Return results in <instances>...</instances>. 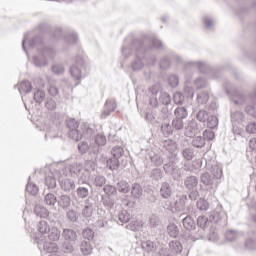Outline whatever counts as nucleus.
I'll return each mask as SVG.
<instances>
[{
    "label": "nucleus",
    "mask_w": 256,
    "mask_h": 256,
    "mask_svg": "<svg viewBox=\"0 0 256 256\" xmlns=\"http://www.w3.org/2000/svg\"><path fill=\"white\" fill-rule=\"evenodd\" d=\"M150 49H163V42L155 36L134 39L131 41V44H129V40H126L122 47V55L124 59H129L134 53L135 58L131 62L130 67L132 71H141L145 67L143 60Z\"/></svg>",
    "instance_id": "1"
},
{
    "label": "nucleus",
    "mask_w": 256,
    "mask_h": 256,
    "mask_svg": "<svg viewBox=\"0 0 256 256\" xmlns=\"http://www.w3.org/2000/svg\"><path fill=\"white\" fill-rule=\"evenodd\" d=\"M28 49H37V54L33 56L32 63L35 67H47L49 61H53L57 56V52L53 48L45 46L43 38L40 36L35 37L31 40H27V37H24L22 41V49L27 54Z\"/></svg>",
    "instance_id": "2"
},
{
    "label": "nucleus",
    "mask_w": 256,
    "mask_h": 256,
    "mask_svg": "<svg viewBox=\"0 0 256 256\" xmlns=\"http://www.w3.org/2000/svg\"><path fill=\"white\" fill-rule=\"evenodd\" d=\"M74 65L70 68V73L73 79L76 81H81L82 77L87 75V71H89V65L87 64V58L83 56V54L77 55L74 58Z\"/></svg>",
    "instance_id": "3"
},
{
    "label": "nucleus",
    "mask_w": 256,
    "mask_h": 256,
    "mask_svg": "<svg viewBox=\"0 0 256 256\" xmlns=\"http://www.w3.org/2000/svg\"><path fill=\"white\" fill-rule=\"evenodd\" d=\"M150 105L157 107L159 103L162 105H169L171 103V96L168 93L161 92V86L154 85L149 89Z\"/></svg>",
    "instance_id": "4"
},
{
    "label": "nucleus",
    "mask_w": 256,
    "mask_h": 256,
    "mask_svg": "<svg viewBox=\"0 0 256 256\" xmlns=\"http://www.w3.org/2000/svg\"><path fill=\"white\" fill-rule=\"evenodd\" d=\"M200 71V73H204L207 75L211 73V66L205 61H190L184 65L185 73H191L193 71Z\"/></svg>",
    "instance_id": "5"
},
{
    "label": "nucleus",
    "mask_w": 256,
    "mask_h": 256,
    "mask_svg": "<svg viewBox=\"0 0 256 256\" xmlns=\"http://www.w3.org/2000/svg\"><path fill=\"white\" fill-rule=\"evenodd\" d=\"M66 126L69 129L68 135L73 141H79L83 137V132H81V123H79L75 118H69L66 120Z\"/></svg>",
    "instance_id": "6"
},
{
    "label": "nucleus",
    "mask_w": 256,
    "mask_h": 256,
    "mask_svg": "<svg viewBox=\"0 0 256 256\" xmlns=\"http://www.w3.org/2000/svg\"><path fill=\"white\" fill-rule=\"evenodd\" d=\"M144 117L145 121L151 123V125H159V123L163 121V118H161V115L159 114V110H157V107L146 110Z\"/></svg>",
    "instance_id": "7"
},
{
    "label": "nucleus",
    "mask_w": 256,
    "mask_h": 256,
    "mask_svg": "<svg viewBox=\"0 0 256 256\" xmlns=\"http://www.w3.org/2000/svg\"><path fill=\"white\" fill-rule=\"evenodd\" d=\"M201 127L197 120L192 119L188 121L184 127V134L186 137H195L196 133H199Z\"/></svg>",
    "instance_id": "8"
},
{
    "label": "nucleus",
    "mask_w": 256,
    "mask_h": 256,
    "mask_svg": "<svg viewBox=\"0 0 256 256\" xmlns=\"http://www.w3.org/2000/svg\"><path fill=\"white\" fill-rule=\"evenodd\" d=\"M90 141L93 153L94 155H97V153H99V149H101V147L105 146L107 143V137H105L103 134H97L94 138L90 139Z\"/></svg>",
    "instance_id": "9"
},
{
    "label": "nucleus",
    "mask_w": 256,
    "mask_h": 256,
    "mask_svg": "<svg viewBox=\"0 0 256 256\" xmlns=\"http://www.w3.org/2000/svg\"><path fill=\"white\" fill-rule=\"evenodd\" d=\"M117 109V102L113 98H109L106 100L105 105H104V110L102 111L100 118L101 119H107L113 111Z\"/></svg>",
    "instance_id": "10"
},
{
    "label": "nucleus",
    "mask_w": 256,
    "mask_h": 256,
    "mask_svg": "<svg viewBox=\"0 0 256 256\" xmlns=\"http://www.w3.org/2000/svg\"><path fill=\"white\" fill-rule=\"evenodd\" d=\"M59 184L62 191H65L66 193L75 191V187H77V185L75 184V180H71L69 178H62L61 180H59Z\"/></svg>",
    "instance_id": "11"
},
{
    "label": "nucleus",
    "mask_w": 256,
    "mask_h": 256,
    "mask_svg": "<svg viewBox=\"0 0 256 256\" xmlns=\"http://www.w3.org/2000/svg\"><path fill=\"white\" fill-rule=\"evenodd\" d=\"M173 195V186L168 182H163L160 187V197L162 199H170Z\"/></svg>",
    "instance_id": "12"
},
{
    "label": "nucleus",
    "mask_w": 256,
    "mask_h": 256,
    "mask_svg": "<svg viewBox=\"0 0 256 256\" xmlns=\"http://www.w3.org/2000/svg\"><path fill=\"white\" fill-rule=\"evenodd\" d=\"M62 237L65 241H68L69 243H75L77 241V231L71 229V228H63L62 230Z\"/></svg>",
    "instance_id": "13"
},
{
    "label": "nucleus",
    "mask_w": 256,
    "mask_h": 256,
    "mask_svg": "<svg viewBox=\"0 0 256 256\" xmlns=\"http://www.w3.org/2000/svg\"><path fill=\"white\" fill-rule=\"evenodd\" d=\"M80 131L82 133V137H85V139H91L93 135H95V130L85 122L80 123Z\"/></svg>",
    "instance_id": "14"
},
{
    "label": "nucleus",
    "mask_w": 256,
    "mask_h": 256,
    "mask_svg": "<svg viewBox=\"0 0 256 256\" xmlns=\"http://www.w3.org/2000/svg\"><path fill=\"white\" fill-rule=\"evenodd\" d=\"M245 121V114L241 111H231V122L235 125H241Z\"/></svg>",
    "instance_id": "15"
},
{
    "label": "nucleus",
    "mask_w": 256,
    "mask_h": 256,
    "mask_svg": "<svg viewBox=\"0 0 256 256\" xmlns=\"http://www.w3.org/2000/svg\"><path fill=\"white\" fill-rule=\"evenodd\" d=\"M91 185L89 184H82L76 189V195L78 199H87L89 197V188Z\"/></svg>",
    "instance_id": "16"
},
{
    "label": "nucleus",
    "mask_w": 256,
    "mask_h": 256,
    "mask_svg": "<svg viewBox=\"0 0 256 256\" xmlns=\"http://www.w3.org/2000/svg\"><path fill=\"white\" fill-rule=\"evenodd\" d=\"M199 185V178L197 176H188L184 179V187L189 191L195 189Z\"/></svg>",
    "instance_id": "17"
},
{
    "label": "nucleus",
    "mask_w": 256,
    "mask_h": 256,
    "mask_svg": "<svg viewBox=\"0 0 256 256\" xmlns=\"http://www.w3.org/2000/svg\"><path fill=\"white\" fill-rule=\"evenodd\" d=\"M131 196L134 199H141L143 196V187H141V184L134 183L132 186H130Z\"/></svg>",
    "instance_id": "18"
},
{
    "label": "nucleus",
    "mask_w": 256,
    "mask_h": 256,
    "mask_svg": "<svg viewBox=\"0 0 256 256\" xmlns=\"http://www.w3.org/2000/svg\"><path fill=\"white\" fill-rule=\"evenodd\" d=\"M185 203H187V195H181L174 203L175 211L183 213L185 211Z\"/></svg>",
    "instance_id": "19"
},
{
    "label": "nucleus",
    "mask_w": 256,
    "mask_h": 256,
    "mask_svg": "<svg viewBox=\"0 0 256 256\" xmlns=\"http://www.w3.org/2000/svg\"><path fill=\"white\" fill-rule=\"evenodd\" d=\"M183 227L186 231H193L197 227L195 220L191 216H186L182 219Z\"/></svg>",
    "instance_id": "20"
},
{
    "label": "nucleus",
    "mask_w": 256,
    "mask_h": 256,
    "mask_svg": "<svg viewBox=\"0 0 256 256\" xmlns=\"http://www.w3.org/2000/svg\"><path fill=\"white\" fill-rule=\"evenodd\" d=\"M76 176L78 177L77 185H89V182H87L89 179V172L86 169L82 168V171Z\"/></svg>",
    "instance_id": "21"
},
{
    "label": "nucleus",
    "mask_w": 256,
    "mask_h": 256,
    "mask_svg": "<svg viewBox=\"0 0 256 256\" xmlns=\"http://www.w3.org/2000/svg\"><path fill=\"white\" fill-rule=\"evenodd\" d=\"M200 181L203 185H215V178L209 172H204L200 175Z\"/></svg>",
    "instance_id": "22"
},
{
    "label": "nucleus",
    "mask_w": 256,
    "mask_h": 256,
    "mask_svg": "<svg viewBox=\"0 0 256 256\" xmlns=\"http://www.w3.org/2000/svg\"><path fill=\"white\" fill-rule=\"evenodd\" d=\"M197 151L193 147H187L182 150V157L185 161H193Z\"/></svg>",
    "instance_id": "23"
},
{
    "label": "nucleus",
    "mask_w": 256,
    "mask_h": 256,
    "mask_svg": "<svg viewBox=\"0 0 256 256\" xmlns=\"http://www.w3.org/2000/svg\"><path fill=\"white\" fill-rule=\"evenodd\" d=\"M161 131L165 137L173 135V124L169 123V120H164L161 125Z\"/></svg>",
    "instance_id": "24"
},
{
    "label": "nucleus",
    "mask_w": 256,
    "mask_h": 256,
    "mask_svg": "<svg viewBox=\"0 0 256 256\" xmlns=\"http://www.w3.org/2000/svg\"><path fill=\"white\" fill-rule=\"evenodd\" d=\"M116 189L119 193L127 194L131 191V185L125 180H121L116 184Z\"/></svg>",
    "instance_id": "25"
},
{
    "label": "nucleus",
    "mask_w": 256,
    "mask_h": 256,
    "mask_svg": "<svg viewBox=\"0 0 256 256\" xmlns=\"http://www.w3.org/2000/svg\"><path fill=\"white\" fill-rule=\"evenodd\" d=\"M58 205L62 209H69L71 207V197L67 194H63L59 197Z\"/></svg>",
    "instance_id": "26"
},
{
    "label": "nucleus",
    "mask_w": 256,
    "mask_h": 256,
    "mask_svg": "<svg viewBox=\"0 0 256 256\" xmlns=\"http://www.w3.org/2000/svg\"><path fill=\"white\" fill-rule=\"evenodd\" d=\"M170 251L174 255H179L183 251V245H181V242L179 241H170L169 242Z\"/></svg>",
    "instance_id": "27"
},
{
    "label": "nucleus",
    "mask_w": 256,
    "mask_h": 256,
    "mask_svg": "<svg viewBox=\"0 0 256 256\" xmlns=\"http://www.w3.org/2000/svg\"><path fill=\"white\" fill-rule=\"evenodd\" d=\"M34 213L37 215V217H40L41 219H46V217H49V210L41 205H36L34 207Z\"/></svg>",
    "instance_id": "28"
},
{
    "label": "nucleus",
    "mask_w": 256,
    "mask_h": 256,
    "mask_svg": "<svg viewBox=\"0 0 256 256\" xmlns=\"http://www.w3.org/2000/svg\"><path fill=\"white\" fill-rule=\"evenodd\" d=\"M141 247L146 253H153L157 249V244L151 240L143 241Z\"/></svg>",
    "instance_id": "29"
},
{
    "label": "nucleus",
    "mask_w": 256,
    "mask_h": 256,
    "mask_svg": "<svg viewBox=\"0 0 256 256\" xmlns=\"http://www.w3.org/2000/svg\"><path fill=\"white\" fill-rule=\"evenodd\" d=\"M174 115L176 119H180L183 121V119H187V117H189V112L185 107H177L174 110Z\"/></svg>",
    "instance_id": "30"
},
{
    "label": "nucleus",
    "mask_w": 256,
    "mask_h": 256,
    "mask_svg": "<svg viewBox=\"0 0 256 256\" xmlns=\"http://www.w3.org/2000/svg\"><path fill=\"white\" fill-rule=\"evenodd\" d=\"M80 251L85 256L91 255V253H93V246L91 243L84 240L81 242Z\"/></svg>",
    "instance_id": "31"
},
{
    "label": "nucleus",
    "mask_w": 256,
    "mask_h": 256,
    "mask_svg": "<svg viewBox=\"0 0 256 256\" xmlns=\"http://www.w3.org/2000/svg\"><path fill=\"white\" fill-rule=\"evenodd\" d=\"M118 221L121 225H125V223H129L131 221V214L127 212V210H122L118 213Z\"/></svg>",
    "instance_id": "32"
},
{
    "label": "nucleus",
    "mask_w": 256,
    "mask_h": 256,
    "mask_svg": "<svg viewBox=\"0 0 256 256\" xmlns=\"http://www.w3.org/2000/svg\"><path fill=\"white\" fill-rule=\"evenodd\" d=\"M61 238V230L58 229L57 227H53L50 229L49 234H48V239L49 241H59Z\"/></svg>",
    "instance_id": "33"
},
{
    "label": "nucleus",
    "mask_w": 256,
    "mask_h": 256,
    "mask_svg": "<svg viewBox=\"0 0 256 256\" xmlns=\"http://www.w3.org/2000/svg\"><path fill=\"white\" fill-rule=\"evenodd\" d=\"M31 89H33V86L27 80L22 81L18 87V91L21 95L23 93H31Z\"/></svg>",
    "instance_id": "34"
},
{
    "label": "nucleus",
    "mask_w": 256,
    "mask_h": 256,
    "mask_svg": "<svg viewBox=\"0 0 256 256\" xmlns=\"http://www.w3.org/2000/svg\"><path fill=\"white\" fill-rule=\"evenodd\" d=\"M44 203L49 207H55V205L57 204V196H55V194L53 193H47L44 196Z\"/></svg>",
    "instance_id": "35"
},
{
    "label": "nucleus",
    "mask_w": 256,
    "mask_h": 256,
    "mask_svg": "<svg viewBox=\"0 0 256 256\" xmlns=\"http://www.w3.org/2000/svg\"><path fill=\"white\" fill-rule=\"evenodd\" d=\"M167 232L169 237H172L173 239L179 237V226L177 224H169L167 226Z\"/></svg>",
    "instance_id": "36"
},
{
    "label": "nucleus",
    "mask_w": 256,
    "mask_h": 256,
    "mask_svg": "<svg viewBox=\"0 0 256 256\" xmlns=\"http://www.w3.org/2000/svg\"><path fill=\"white\" fill-rule=\"evenodd\" d=\"M106 165L110 171H117V169H119V158L112 156L106 161Z\"/></svg>",
    "instance_id": "37"
},
{
    "label": "nucleus",
    "mask_w": 256,
    "mask_h": 256,
    "mask_svg": "<svg viewBox=\"0 0 256 256\" xmlns=\"http://www.w3.org/2000/svg\"><path fill=\"white\" fill-rule=\"evenodd\" d=\"M78 150L80 151V153H82V155H85V153H87L88 151L90 153H93V148L91 147V140L88 142H81V144H78Z\"/></svg>",
    "instance_id": "38"
},
{
    "label": "nucleus",
    "mask_w": 256,
    "mask_h": 256,
    "mask_svg": "<svg viewBox=\"0 0 256 256\" xmlns=\"http://www.w3.org/2000/svg\"><path fill=\"white\" fill-rule=\"evenodd\" d=\"M43 247L44 251H46V253H49V255H51V253H57V251L59 250V248L57 247V243L55 242H45Z\"/></svg>",
    "instance_id": "39"
},
{
    "label": "nucleus",
    "mask_w": 256,
    "mask_h": 256,
    "mask_svg": "<svg viewBox=\"0 0 256 256\" xmlns=\"http://www.w3.org/2000/svg\"><path fill=\"white\" fill-rule=\"evenodd\" d=\"M33 99L35 103H38L39 105H41V103L45 101V91L41 89H37L36 91H34Z\"/></svg>",
    "instance_id": "40"
},
{
    "label": "nucleus",
    "mask_w": 256,
    "mask_h": 256,
    "mask_svg": "<svg viewBox=\"0 0 256 256\" xmlns=\"http://www.w3.org/2000/svg\"><path fill=\"white\" fill-rule=\"evenodd\" d=\"M192 147L203 149L205 147V139L202 136H196L192 139Z\"/></svg>",
    "instance_id": "41"
},
{
    "label": "nucleus",
    "mask_w": 256,
    "mask_h": 256,
    "mask_svg": "<svg viewBox=\"0 0 256 256\" xmlns=\"http://www.w3.org/2000/svg\"><path fill=\"white\" fill-rule=\"evenodd\" d=\"M163 147L170 153H175V151L177 150V144L171 139L165 140L163 142Z\"/></svg>",
    "instance_id": "42"
},
{
    "label": "nucleus",
    "mask_w": 256,
    "mask_h": 256,
    "mask_svg": "<svg viewBox=\"0 0 256 256\" xmlns=\"http://www.w3.org/2000/svg\"><path fill=\"white\" fill-rule=\"evenodd\" d=\"M168 85L172 89H175L176 87L179 86V76L177 74H170L167 78Z\"/></svg>",
    "instance_id": "43"
},
{
    "label": "nucleus",
    "mask_w": 256,
    "mask_h": 256,
    "mask_svg": "<svg viewBox=\"0 0 256 256\" xmlns=\"http://www.w3.org/2000/svg\"><path fill=\"white\" fill-rule=\"evenodd\" d=\"M111 155L116 159H120L123 157V155H125V149H123L121 146H114L111 150Z\"/></svg>",
    "instance_id": "44"
},
{
    "label": "nucleus",
    "mask_w": 256,
    "mask_h": 256,
    "mask_svg": "<svg viewBox=\"0 0 256 256\" xmlns=\"http://www.w3.org/2000/svg\"><path fill=\"white\" fill-rule=\"evenodd\" d=\"M107 183V178L103 175H97L94 177L93 185L94 187H104Z\"/></svg>",
    "instance_id": "45"
},
{
    "label": "nucleus",
    "mask_w": 256,
    "mask_h": 256,
    "mask_svg": "<svg viewBox=\"0 0 256 256\" xmlns=\"http://www.w3.org/2000/svg\"><path fill=\"white\" fill-rule=\"evenodd\" d=\"M143 227V224L139 220H131L130 223L126 225V229L129 231H139Z\"/></svg>",
    "instance_id": "46"
},
{
    "label": "nucleus",
    "mask_w": 256,
    "mask_h": 256,
    "mask_svg": "<svg viewBox=\"0 0 256 256\" xmlns=\"http://www.w3.org/2000/svg\"><path fill=\"white\" fill-rule=\"evenodd\" d=\"M210 175L217 181V179H221V177H223V169L217 165L212 166Z\"/></svg>",
    "instance_id": "47"
},
{
    "label": "nucleus",
    "mask_w": 256,
    "mask_h": 256,
    "mask_svg": "<svg viewBox=\"0 0 256 256\" xmlns=\"http://www.w3.org/2000/svg\"><path fill=\"white\" fill-rule=\"evenodd\" d=\"M38 231L39 233H41L42 235H45L47 233H49L51 231V227L49 226V224L47 223V221L42 220L39 222L38 224Z\"/></svg>",
    "instance_id": "48"
},
{
    "label": "nucleus",
    "mask_w": 256,
    "mask_h": 256,
    "mask_svg": "<svg viewBox=\"0 0 256 256\" xmlns=\"http://www.w3.org/2000/svg\"><path fill=\"white\" fill-rule=\"evenodd\" d=\"M103 191L108 197H115V195H117V187L113 185H105Z\"/></svg>",
    "instance_id": "49"
},
{
    "label": "nucleus",
    "mask_w": 256,
    "mask_h": 256,
    "mask_svg": "<svg viewBox=\"0 0 256 256\" xmlns=\"http://www.w3.org/2000/svg\"><path fill=\"white\" fill-rule=\"evenodd\" d=\"M206 125L209 129H215L219 125V118L217 116H208L206 120Z\"/></svg>",
    "instance_id": "50"
},
{
    "label": "nucleus",
    "mask_w": 256,
    "mask_h": 256,
    "mask_svg": "<svg viewBox=\"0 0 256 256\" xmlns=\"http://www.w3.org/2000/svg\"><path fill=\"white\" fill-rule=\"evenodd\" d=\"M209 101V92L202 91L197 95L198 105H205Z\"/></svg>",
    "instance_id": "51"
},
{
    "label": "nucleus",
    "mask_w": 256,
    "mask_h": 256,
    "mask_svg": "<svg viewBox=\"0 0 256 256\" xmlns=\"http://www.w3.org/2000/svg\"><path fill=\"white\" fill-rule=\"evenodd\" d=\"M208 85L207 79L204 77H198L194 80V86L196 89H205Z\"/></svg>",
    "instance_id": "52"
},
{
    "label": "nucleus",
    "mask_w": 256,
    "mask_h": 256,
    "mask_svg": "<svg viewBox=\"0 0 256 256\" xmlns=\"http://www.w3.org/2000/svg\"><path fill=\"white\" fill-rule=\"evenodd\" d=\"M196 119L200 123H207V119H209V113L205 110H199L196 114Z\"/></svg>",
    "instance_id": "53"
},
{
    "label": "nucleus",
    "mask_w": 256,
    "mask_h": 256,
    "mask_svg": "<svg viewBox=\"0 0 256 256\" xmlns=\"http://www.w3.org/2000/svg\"><path fill=\"white\" fill-rule=\"evenodd\" d=\"M222 219H223L222 214L217 211L211 212V214L209 216L210 223H215V224L221 223Z\"/></svg>",
    "instance_id": "54"
},
{
    "label": "nucleus",
    "mask_w": 256,
    "mask_h": 256,
    "mask_svg": "<svg viewBox=\"0 0 256 256\" xmlns=\"http://www.w3.org/2000/svg\"><path fill=\"white\" fill-rule=\"evenodd\" d=\"M66 218L68 219V221H70V223H77V221L79 220V213H77V211L75 210H69L66 213Z\"/></svg>",
    "instance_id": "55"
},
{
    "label": "nucleus",
    "mask_w": 256,
    "mask_h": 256,
    "mask_svg": "<svg viewBox=\"0 0 256 256\" xmlns=\"http://www.w3.org/2000/svg\"><path fill=\"white\" fill-rule=\"evenodd\" d=\"M183 127H185V123L183 122V120L179 119V118H174L172 120V129L175 131H181L183 130Z\"/></svg>",
    "instance_id": "56"
},
{
    "label": "nucleus",
    "mask_w": 256,
    "mask_h": 256,
    "mask_svg": "<svg viewBox=\"0 0 256 256\" xmlns=\"http://www.w3.org/2000/svg\"><path fill=\"white\" fill-rule=\"evenodd\" d=\"M150 177L154 179V181H161V179H163V171L159 168H154L151 170Z\"/></svg>",
    "instance_id": "57"
},
{
    "label": "nucleus",
    "mask_w": 256,
    "mask_h": 256,
    "mask_svg": "<svg viewBox=\"0 0 256 256\" xmlns=\"http://www.w3.org/2000/svg\"><path fill=\"white\" fill-rule=\"evenodd\" d=\"M83 169V165L79 163H72L69 167L68 170L71 173V175H77L79 172H81Z\"/></svg>",
    "instance_id": "58"
},
{
    "label": "nucleus",
    "mask_w": 256,
    "mask_h": 256,
    "mask_svg": "<svg viewBox=\"0 0 256 256\" xmlns=\"http://www.w3.org/2000/svg\"><path fill=\"white\" fill-rule=\"evenodd\" d=\"M82 237L88 241H93L95 238V232L91 228H86L82 231Z\"/></svg>",
    "instance_id": "59"
},
{
    "label": "nucleus",
    "mask_w": 256,
    "mask_h": 256,
    "mask_svg": "<svg viewBox=\"0 0 256 256\" xmlns=\"http://www.w3.org/2000/svg\"><path fill=\"white\" fill-rule=\"evenodd\" d=\"M239 237V233L235 230H228L225 234V238L230 243L233 241H237V238Z\"/></svg>",
    "instance_id": "60"
},
{
    "label": "nucleus",
    "mask_w": 256,
    "mask_h": 256,
    "mask_svg": "<svg viewBox=\"0 0 256 256\" xmlns=\"http://www.w3.org/2000/svg\"><path fill=\"white\" fill-rule=\"evenodd\" d=\"M150 161L156 167H161V165H163V157H161V155L159 154L150 155Z\"/></svg>",
    "instance_id": "61"
},
{
    "label": "nucleus",
    "mask_w": 256,
    "mask_h": 256,
    "mask_svg": "<svg viewBox=\"0 0 256 256\" xmlns=\"http://www.w3.org/2000/svg\"><path fill=\"white\" fill-rule=\"evenodd\" d=\"M26 191L27 193H30V195H37V193H39V186L28 182V184L26 185Z\"/></svg>",
    "instance_id": "62"
},
{
    "label": "nucleus",
    "mask_w": 256,
    "mask_h": 256,
    "mask_svg": "<svg viewBox=\"0 0 256 256\" xmlns=\"http://www.w3.org/2000/svg\"><path fill=\"white\" fill-rule=\"evenodd\" d=\"M45 185L48 189H55V187H57V180L53 176H47L45 179Z\"/></svg>",
    "instance_id": "63"
},
{
    "label": "nucleus",
    "mask_w": 256,
    "mask_h": 256,
    "mask_svg": "<svg viewBox=\"0 0 256 256\" xmlns=\"http://www.w3.org/2000/svg\"><path fill=\"white\" fill-rule=\"evenodd\" d=\"M52 72L55 75H63L65 73V66L63 64H54L52 66Z\"/></svg>",
    "instance_id": "64"
}]
</instances>
